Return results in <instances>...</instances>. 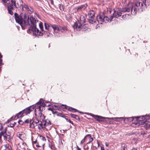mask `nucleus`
I'll return each instance as SVG.
<instances>
[{
  "label": "nucleus",
  "mask_w": 150,
  "mask_h": 150,
  "mask_svg": "<svg viewBox=\"0 0 150 150\" xmlns=\"http://www.w3.org/2000/svg\"><path fill=\"white\" fill-rule=\"evenodd\" d=\"M101 150H105L104 147L103 146H100Z\"/></svg>",
  "instance_id": "a19ab883"
},
{
  "label": "nucleus",
  "mask_w": 150,
  "mask_h": 150,
  "mask_svg": "<svg viewBox=\"0 0 150 150\" xmlns=\"http://www.w3.org/2000/svg\"><path fill=\"white\" fill-rule=\"evenodd\" d=\"M55 107H56L57 108H58V107L57 106H55Z\"/></svg>",
  "instance_id": "6e6d98bb"
},
{
  "label": "nucleus",
  "mask_w": 150,
  "mask_h": 150,
  "mask_svg": "<svg viewBox=\"0 0 150 150\" xmlns=\"http://www.w3.org/2000/svg\"><path fill=\"white\" fill-rule=\"evenodd\" d=\"M40 122V123L38 125V128L39 130H41L44 128L45 127L44 123H43L42 121Z\"/></svg>",
  "instance_id": "a211bd4d"
},
{
  "label": "nucleus",
  "mask_w": 150,
  "mask_h": 150,
  "mask_svg": "<svg viewBox=\"0 0 150 150\" xmlns=\"http://www.w3.org/2000/svg\"><path fill=\"white\" fill-rule=\"evenodd\" d=\"M19 136H18V137H19L22 140L25 139L26 138L25 135L24 133L19 134Z\"/></svg>",
  "instance_id": "412c9836"
},
{
  "label": "nucleus",
  "mask_w": 150,
  "mask_h": 150,
  "mask_svg": "<svg viewBox=\"0 0 150 150\" xmlns=\"http://www.w3.org/2000/svg\"><path fill=\"white\" fill-rule=\"evenodd\" d=\"M39 27H40V30H41L42 32H41V31L39 32V31H38V32H39V33L40 32L41 33H42V35H38L37 36H35L34 35H33L34 36H35V37H38L39 36H42L43 34H45V32L44 31V30H43V25L42 23H41V22H40L39 23Z\"/></svg>",
  "instance_id": "4468645a"
},
{
  "label": "nucleus",
  "mask_w": 150,
  "mask_h": 150,
  "mask_svg": "<svg viewBox=\"0 0 150 150\" xmlns=\"http://www.w3.org/2000/svg\"><path fill=\"white\" fill-rule=\"evenodd\" d=\"M51 103L48 101H45L42 99H40V101L37 102L35 105V113L37 122L36 123H38L44 120L45 117L44 115L41 112L45 110V106H49Z\"/></svg>",
  "instance_id": "f03ea898"
},
{
  "label": "nucleus",
  "mask_w": 150,
  "mask_h": 150,
  "mask_svg": "<svg viewBox=\"0 0 150 150\" xmlns=\"http://www.w3.org/2000/svg\"><path fill=\"white\" fill-rule=\"evenodd\" d=\"M106 119L111 120H113L115 119H122V120H124V118L123 117H107L106 118Z\"/></svg>",
  "instance_id": "a878e982"
},
{
  "label": "nucleus",
  "mask_w": 150,
  "mask_h": 150,
  "mask_svg": "<svg viewBox=\"0 0 150 150\" xmlns=\"http://www.w3.org/2000/svg\"><path fill=\"white\" fill-rule=\"evenodd\" d=\"M25 114H24L23 112V111L19 112L17 115V117L18 118H19L21 117L22 116L24 115Z\"/></svg>",
  "instance_id": "393cba45"
},
{
  "label": "nucleus",
  "mask_w": 150,
  "mask_h": 150,
  "mask_svg": "<svg viewBox=\"0 0 150 150\" xmlns=\"http://www.w3.org/2000/svg\"><path fill=\"white\" fill-rule=\"evenodd\" d=\"M51 27L53 29L54 31L57 30V31H61L62 32V29H61V27L60 26L56 25H51Z\"/></svg>",
  "instance_id": "ddd939ff"
},
{
  "label": "nucleus",
  "mask_w": 150,
  "mask_h": 150,
  "mask_svg": "<svg viewBox=\"0 0 150 150\" xmlns=\"http://www.w3.org/2000/svg\"><path fill=\"white\" fill-rule=\"evenodd\" d=\"M95 118L96 119V120L97 121H98L99 122L101 121V119H104L105 118L104 117H100V116H99L97 115L95 116Z\"/></svg>",
  "instance_id": "b1692460"
},
{
  "label": "nucleus",
  "mask_w": 150,
  "mask_h": 150,
  "mask_svg": "<svg viewBox=\"0 0 150 150\" xmlns=\"http://www.w3.org/2000/svg\"><path fill=\"white\" fill-rule=\"evenodd\" d=\"M113 18H114L113 16H111V17H110V18H109V21H111L112 20Z\"/></svg>",
  "instance_id": "c9c22d12"
},
{
  "label": "nucleus",
  "mask_w": 150,
  "mask_h": 150,
  "mask_svg": "<svg viewBox=\"0 0 150 150\" xmlns=\"http://www.w3.org/2000/svg\"><path fill=\"white\" fill-rule=\"evenodd\" d=\"M67 121L70 123H71V120H68Z\"/></svg>",
  "instance_id": "a18cd8bd"
},
{
  "label": "nucleus",
  "mask_w": 150,
  "mask_h": 150,
  "mask_svg": "<svg viewBox=\"0 0 150 150\" xmlns=\"http://www.w3.org/2000/svg\"><path fill=\"white\" fill-rule=\"evenodd\" d=\"M14 125L13 124H10L9 125V126L11 127H13Z\"/></svg>",
  "instance_id": "ea45409f"
},
{
  "label": "nucleus",
  "mask_w": 150,
  "mask_h": 150,
  "mask_svg": "<svg viewBox=\"0 0 150 150\" xmlns=\"http://www.w3.org/2000/svg\"><path fill=\"white\" fill-rule=\"evenodd\" d=\"M116 120H115V121L116 122H119V121L118 120L119 119H115Z\"/></svg>",
  "instance_id": "3c124183"
},
{
  "label": "nucleus",
  "mask_w": 150,
  "mask_h": 150,
  "mask_svg": "<svg viewBox=\"0 0 150 150\" xmlns=\"http://www.w3.org/2000/svg\"><path fill=\"white\" fill-rule=\"evenodd\" d=\"M146 117L142 116V117H132V126L136 127L139 125L143 126L146 129L150 128V122L145 120Z\"/></svg>",
  "instance_id": "7ed1b4c3"
},
{
  "label": "nucleus",
  "mask_w": 150,
  "mask_h": 150,
  "mask_svg": "<svg viewBox=\"0 0 150 150\" xmlns=\"http://www.w3.org/2000/svg\"><path fill=\"white\" fill-rule=\"evenodd\" d=\"M40 139L41 140H40L39 141L41 142L42 143H43L42 142L46 140L45 138L42 136H40ZM43 144H44V143Z\"/></svg>",
  "instance_id": "bb28decb"
},
{
  "label": "nucleus",
  "mask_w": 150,
  "mask_h": 150,
  "mask_svg": "<svg viewBox=\"0 0 150 150\" xmlns=\"http://www.w3.org/2000/svg\"><path fill=\"white\" fill-rule=\"evenodd\" d=\"M18 123L19 124L22 125H23L24 123V121L23 122V121L20 120H19L18 121Z\"/></svg>",
  "instance_id": "72a5a7b5"
},
{
  "label": "nucleus",
  "mask_w": 150,
  "mask_h": 150,
  "mask_svg": "<svg viewBox=\"0 0 150 150\" xmlns=\"http://www.w3.org/2000/svg\"><path fill=\"white\" fill-rule=\"evenodd\" d=\"M18 146V147L19 146L20 149L21 150H25L28 149L27 145L25 142H21L19 143Z\"/></svg>",
  "instance_id": "f8f14e48"
},
{
  "label": "nucleus",
  "mask_w": 150,
  "mask_h": 150,
  "mask_svg": "<svg viewBox=\"0 0 150 150\" xmlns=\"http://www.w3.org/2000/svg\"><path fill=\"white\" fill-rule=\"evenodd\" d=\"M42 122L43 123H44L45 127L50 125L51 124L50 121L49 120H44Z\"/></svg>",
  "instance_id": "aec40b11"
},
{
  "label": "nucleus",
  "mask_w": 150,
  "mask_h": 150,
  "mask_svg": "<svg viewBox=\"0 0 150 150\" xmlns=\"http://www.w3.org/2000/svg\"><path fill=\"white\" fill-rule=\"evenodd\" d=\"M45 29L47 30H48L50 26L47 23H45Z\"/></svg>",
  "instance_id": "c85d7f7f"
},
{
  "label": "nucleus",
  "mask_w": 150,
  "mask_h": 150,
  "mask_svg": "<svg viewBox=\"0 0 150 150\" xmlns=\"http://www.w3.org/2000/svg\"><path fill=\"white\" fill-rule=\"evenodd\" d=\"M59 7L60 10L61 11L64 10V7L61 4L59 5Z\"/></svg>",
  "instance_id": "7c9ffc66"
},
{
  "label": "nucleus",
  "mask_w": 150,
  "mask_h": 150,
  "mask_svg": "<svg viewBox=\"0 0 150 150\" xmlns=\"http://www.w3.org/2000/svg\"><path fill=\"white\" fill-rule=\"evenodd\" d=\"M35 106V105L30 106L23 110V111L25 115H27V114L29 113L31 111L33 110Z\"/></svg>",
  "instance_id": "1a4fd4ad"
},
{
  "label": "nucleus",
  "mask_w": 150,
  "mask_h": 150,
  "mask_svg": "<svg viewBox=\"0 0 150 150\" xmlns=\"http://www.w3.org/2000/svg\"><path fill=\"white\" fill-rule=\"evenodd\" d=\"M86 139V137L84 138L81 141L80 144H82L85 142V140Z\"/></svg>",
  "instance_id": "2f4dec72"
},
{
  "label": "nucleus",
  "mask_w": 150,
  "mask_h": 150,
  "mask_svg": "<svg viewBox=\"0 0 150 150\" xmlns=\"http://www.w3.org/2000/svg\"><path fill=\"white\" fill-rule=\"evenodd\" d=\"M33 145L34 148L35 146L38 148L41 147L42 148V147L44 145V144L42 143L40 141H39L38 142L37 140H36L35 141L33 142Z\"/></svg>",
  "instance_id": "9d476101"
},
{
  "label": "nucleus",
  "mask_w": 150,
  "mask_h": 150,
  "mask_svg": "<svg viewBox=\"0 0 150 150\" xmlns=\"http://www.w3.org/2000/svg\"><path fill=\"white\" fill-rule=\"evenodd\" d=\"M97 20L98 21L99 23L102 24L104 22V18L100 16H97Z\"/></svg>",
  "instance_id": "f3484780"
},
{
  "label": "nucleus",
  "mask_w": 150,
  "mask_h": 150,
  "mask_svg": "<svg viewBox=\"0 0 150 150\" xmlns=\"http://www.w3.org/2000/svg\"><path fill=\"white\" fill-rule=\"evenodd\" d=\"M49 36H51V34H50V33H49V35H47L48 37H49Z\"/></svg>",
  "instance_id": "603ef678"
},
{
  "label": "nucleus",
  "mask_w": 150,
  "mask_h": 150,
  "mask_svg": "<svg viewBox=\"0 0 150 150\" xmlns=\"http://www.w3.org/2000/svg\"><path fill=\"white\" fill-rule=\"evenodd\" d=\"M31 119H28L24 121V123H30L31 122Z\"/></svg>",
  "instance_id": "cd10ccee"
},
{
  "label": "nucleus",
  "mask_w": 150,
  "mask_h": 150,
  "mask_svg": "<svg viewBox=\"0 0 150 150\" xmlns=\"http://www.w3.org/2000/svg\"><path fill=\"white\" fill-rule=\"evenodd\" d=\"M75 26V23L74 24L72 25V27L74 28Z\"/></svg>",
  "instance_id": "49530a36"
},
{
  "label": "nucleus",
  "mask_w": 150,
  "mask_h": 150,
  "mask_svg": "<svg viewBox=\"0 0 150 150\" xmlns=\"http://www.w3.org/2000/svg\"><path fill=\"white\" fill-rule=\"evenodd\" d=\"M2 137L3 139L5 141L10 142L12 139V137L11 136V134L9 133H7V130L6 128L3 129L0 132V142L2 141Z\"/></svg>",
  "instance_id": "39448f33"
},
{
  "label": "nucleus",
  "mask_w": 150,
  "mask_h": 150,
  "mask_svg": "<svg viewBox=\"0 0 150 150\" xmlns=\"http://www.w3.org/2000/svg\"><path fill=\"white\" fill-rule=\"evenodd\" d=\"M103 18L104 21H105V23L106 22V21L108 22L109 21V18L107 17H103Z\"/></svg>",
  "instance_id": "c756f323"
},
{
  "label": "nucleus",
  "mask_w": 150,
  "mask_h": 150,
  "mask_svg": "<svg viewBox=\"0 0 150 150\" xmlns=\"http://www.w3.org/2000/svg\"><path fill=\"white\" fill-rule=\"evenodd\" d=\"M22 6L23 8L26 9L27 11L30 13H32L34 12V10L31 7L28 6L26 4H23Z\"/></svg>",
  "instance_id": "9b49d317"
},
{
  "label": "nucleus",
  "mask_w": 150,
  "mask_h": 150,
  "mask_svg": "<svg viewBox=\"0 0 150 150\" xmlns=\"http://www.w3.org/2000/svg\"><path fill=\"white\" fill-rule=\"evenodd\" d=\"M141 11H143V9L146 8V6L150 4V0H141Z\"/></svg>",
  "instance_id": "6e6552de"
},
{
  "label": "nucleus",
  "mask_w": 150,
  "mask_h": 150,
  "mask_svg": "<svg viewBox=\"0 0 150 150\" xmlns=\"http://www.w3.org/2000/svg\"><path fill=\"white\" fill-rule=\"evenodd\" d=\"M97 144H98V146H99V142H97Z\"/></svg>",
  "instance_id": "864d4df0"
},
{
  "label": "nucleus",
  "mask_w": 150,
  "mask_h": 150,
  "mask_svg": "<svg viewBox=\"0 0 150 150\" xmlns=\"http://www.w3.org/2000/svg\"><path fill=\"white\" fill-rule=\"evenodd\" d=\"M14 16L16 22L19 24L22 28L28 25H31L30 28L33 32V35L37 36L38 35H42L41 33H39V29L36 28V24L38 21L35 17L32 16H28L25 13H21L20 16L15 13Z\"/></svg>",
  "instance_id": "f257e3e1"
},
{
  "label": "nucleus",
  "mask_w": 150,
  "mask_h": 150,
  "mask_svg": "<svg viewBox=\"0 0 150 150\" xmlns=\"http://www.w3.org/2000/svg\"><path fill=\"white\" fill-rule=\"evenodd\" d=\"M113 15L115 17L117 18L120 16L121 15V11L118 9L117 11H114Z\"/></svg>",
  "instance_id": "2eb2a0df"
},
{
  "label": "nucleus",
  "mask_w": 150,
  "mask_h": 150,
  "mask_svg": "<svg viewBox=\"0 0 150 150\" xmlns=\"http://www.w3.org/2000/svg\"><path fill=\"white\" fill-rule=\"evenodd\" d=\"M105 144L106 146H108V145H109V144L108 143H106Z\"/></svg>",
  "instance_id": "37998d69"
},
{
  "label": "nucleus",
  "mask_w": 150,
  "mask_h": 150,
  "mask_svg": "<svg viewBox=\"0 0 150 150\" xmlns=\"http://www.w3.org/2000/svg\"><path fill=\"white\" fill-rule=\"evenodd\" d=\"M2 1L4 3H7L8 1H10V0H2Z\"/></svg>",
  "instance_id": "4c0bfd02"
},
{
  "label": "nucleus",
  "mask_w": 150,
  "mask_h": 150,
  "mask_svg": "<svg viewBox=\"0 0 150 150\" xmlns=\"http://www.w3.org/2000/svg\"><path fill=\"white\" fill-rule=\"evenodd\" d=\"M62 106L63 108H65L67 110L71 112L74 111L75 110V109L74 108L67 106L65 105H62Z\"/></svg>",
  "instance_id": "dca6fc26"
},
{
  "label": "nucleus",
  "mask_w": 150,
  "mask_h": 150,
  "mask_svg": "<svg viewBox=\"0 0 150 150\" xmlns=\"http://www.w3.org/2000/svg\"><path fill=\"white\" fill-rule=\"evenodd\" d=\"M86 139H88L89 141V142H91L93 140V139L91 137L90 134H88L86 136Z\"/></svg>",
  "instance_id": "5701e85b"
},
{
  "label": "nucleus",
  "mask_w": 150,
  "mask_h": 150,
  "mask_svg": "<svg viewBox=\"0 0 150 150\" xmlns=\"http://www.w3.org/2000/svg\"><path fill=\"white\" fill-rule=\"evenodd\" d=\"M50 1V0H48L47 1H48H48Z\"/></svg>",
  "instance_id": "13d9d810"
},
{
  "label": "nucleus",
  "mask_w": 150,
  "mask_h": 150,
  "mask_svg": "<svg viewBox=\"0 0 150 150\" xmlns=\"http://www.w3.org/2000/svg\"><path fill=\"white\" fill-rule=\"evenodd\" d=\"M3 129V128L2 125H1L0 124V131H1L3 129Z\"/></svg>",
  "instance_id": "e433bc0d"
},
{
  "label": "nucleus",
  "mask_w": 150,
  "mask_h": 150,
  "mask_svg": "<svg viewBox=\"0 0 150 150\" xmlns=\"http://www.w3.org/2000/svg\"><path fill=\"white\" fill-rule=\"evenodd\" d=\"M75 116H76V117H77V115H75Z\"/></svg>",
  "instance_id": "4d7b16f0"
},
{
  "label": "nucleus",
  "mask_w": 150,
  "mask_h": 150,
  "mask_svg": "<svg viewBox=\"0 0 150 150\" xmlns=\"http://www.w3.org/2000/svg\"><path fill=\"white\" fill-rule=\"evenodd\" d=\"M87 6L86 4H84L83 5H81L77 8V10L78 11L81 10L82 8L85 9Z\"/></svg>",
  "instance_id": "4be33fe9"
},
{
  "label": "nucleus",
  "mask_w": 150,
  "mask_h": 150,
  "mask_svg": "<svg viewBox=\"0 0 150 150\" xmlns=\"http://www.w3.org/2000/svg\"><path fill=\"white\" fill-rule=\"evenodd\" d=\"M30 29H29L27 31V32L28 33H30Z\"/></svg>",
  "instance_id": "de8ad7c7"
},
{
  "label": "nucleus",
  "mask_w": 150,
  "mask_h": 150,
  "mask_svg": "<svg viewBox=\"0 0 150 150\" xmlns=\"http://www.w3.org/2000/svg\"><path fill=\"white\" fill-rule=\"evenodd\" d=\"M14 6L17 8L19 7V6L18 4H16L15 0H11V4H8V8L9 13L11 15L13 14L11 10L13 9Z\"/></svg>",
  "instance_id": "423d86ee"
},
{
  "label": "nucleus",
  "mask_w": 150,
  "mask_h": 150,
  "mask_svg": "<svg viewBox=\"0 0 150 150\" xmlns=\"http://www.w3.org/2000/svg\"><path fill=\"white\" fill-rule=\"evenodd\" d=\"M76 150H82L81 149L79 148L78 146H76Z\"/></svg>",
  "instance_id": "58836bf2"
},
{
  "label": "nucleus",
  "mask_w": 150,
  "mask_h": 150,
  "mask_svg": "<svg viewBox=\"0 0 150 150\" xmlns=\"http://www.w3.org/2000/svg\"><path fill=\"white\" fill-rule=\"evenodd\" d=\"M61 29H62V31H63L62 32H63L64 31V30H67V28L66 27H64L62 28H61Z\"/></svg>",
  "instance_id": "f704fd0d"
},
{
  "label": "nucleus",
  "mask_w": 150,
  "mask_h": 150,
  "mask_svg": "<svg viewBox=\"0 0 150 150\" xmlns=\"http://www.w3.org/2000/svg\"><path fill=\"white\" fill-rule=\"evenodd\" d=\"M49 1H50V2L52 4H54V1L53 0H50Z\"/></svg>",
  "instance_id": "79ce46f5"
},
{
  "label": "nucleus",
  "mask_w": 150,
  "mask_h": 150,
  "mask_svg": "<svg viewBox=\"0 0 150 150\" xmlns=\"http://www.w3.org/2000/svg\"><path fill=\"white\" fill-rule=\"evenodd\" d=\"M80 2V0H77L76 2L77 3H79Z\"/></svg>",
  "instance_id": "09e8293b"
},
{
  "label": "nucleus",
  "mask_w": 150,
  "mask_h": 150,
  "mask_svg": "<svg viewBox=\"0 0 150 150\" xmlns=\"http://www.w3.org/2000/svg\"><path fill=\"white\" fill-rule=\"evenodd\" d=\"M75 110H76V112L77 111V110H76V109Z\"/></svg>",
  "instance_id": "bf43d9fd"
},
{
  "label": "nucleus",
  "mask_w": 150,
  "mask_h": 150,
  "mask_svg": "<svg viewBox=\"0 0 150 150\" xmlns=\"http://www.w3.org/2000/svg\"><path fill=\"white\" fill-rule=\"evenodd\" d=\"M82 25L80 23H76V28L77 30L79 31L81 29Z\"/></svg>",
  "instance_id": "6ab92c4d"
},
{
  "label": "nucleus",
  "mask_w": 150,
  "mask_h": 150,
  "mask_svg": "<svg viewBox=\"0 0 150 150\" xmlns=\"http://www.w3.org/2000/svg\"><path fill=\"white\" fill-rule=\"evenodd\" d=\"M140 3L141 2H140L139 1H136L135 3L134 7L133 6L132 3H129L127 7L122 8L121 11L123 12H129L131 10L132 14L135 15L136 14L137 9L140 11H143L141 10V5H140Z\"/></svg>",
  "instance_id": "20e7f679"
},
{
  "label": "nucleus",
  "mask_w": 150,
  "mask_h": 150,
  "mask_svg": "<svg viewBox=\"0 0 150 150\" xmlns=\"http://www.w3.org/2000/svg\"><path fill=\"white\" fill-rule=\"evenodd\" d=\"M132 150H137V149L135 148H133Z\"/></svg>",
  "instance_id": "8fccbe9b"
},
{
  "label": "nucleus",
  "mask_w": 150,
  "mask_h": 150,
  "mask_svg": "<svg viewBox=\"0 0 150 150\" xmlns=\"http://www.w3.org/2000/svg\"><path fill=\"white\" fill-rule=\"evenodd\" d=\"M33 125L32 124H30V127H33Z\"/></svg>",
  "instance_id": "c03bdc74"
},
{
  "label": "nucleus",
  "mask_w": 150,
  "mask_h": 150,
  "mask_svg": "<svg viewBox=\"0 0 150 150\" xmlns=\"http://www.w3.org/2000/svg\"><path fill=\"white\" fill-rule=\"evenodd\" d=\"M50 147L52 150H54L55 149V147L54 146L52 145H49Z\"/></svg>",
  "instance_id": "473e14b6"
},
{
  "label": "nucleus",
  "mask_w": 150,
  "mask_h": 150,
  "mask_svg": "<svg viewBox=\"0 0 150 150\" xmlns=\"http://www.w3.org/2000/svg\"><path fill=\"white\" fill-rule=\"evenodd\" d=\"M95 12L93 11H91L89 12L88 14V16L89 21L92 23H93L95 22L94 19V18L95 17Z\"/></svg>",
  "instance_id": "0eeeda50"
},
{
  "label": "nucleus",
  "mask_w": 150,
  "mask_h": 150,
  "mask_svg": "<svg viewBox=\"0 0 150 150\" xmlns=\"http://www.w3.org/2000/svg\"><path fill=\"white\" fill-rule=\"evenodd\" d=\"M73 115V116H72V117H75V115Z\"/></svg>",
  "instance_id": "5fc2aeb1"
}]
</instances>
